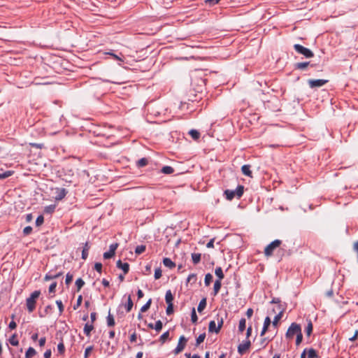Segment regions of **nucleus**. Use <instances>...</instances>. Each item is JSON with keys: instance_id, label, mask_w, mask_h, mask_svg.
Returning a JSON list of instances; mask_svg holds the SVG:
<instances>
[{"instance_id": "79ce46f5", "label": "nucleus", "mask_w": 358, "mask_h": 358, "mask_svg": "<svg viewBox=\"0 0 358 358\" xmlns=\"http://www.w3.org/2000/svg\"><path fill=\"white\" fill-rule=\"evenodd\" d=\"M169 338V331H167L162 334L159 338V341L162 343H165V341Z\"/></svg>"}, {"instance_id": "0e129e2a", "label": "nucleus", "mask_w": 358, "mask_h": 358, "mask_svg": "<svg viewBox=\"0 0 358 358\" xmlns=\"http://www.w3.org/2000/svg\"><path fill=\"white\" fill-rule=\"evenodd\" d=\"M214 241H215V238L210 239V241L207 243L206 247L208 248H213L214 247Z\"/></svg>"}, {"instance_id": "2eb2a0df", "label": "nucleus", "mask_w": 358, "mask_h": 358, "mask_svg": "<svg viewBox=\"0 0 358 358\" xmlns=\"http://www.w3.org/2000/svg\"><path fill=\"white\" fill-rule=\"evenodd\" d=\"M221 286H222L221 281L220 280H216L214 283L213 292L212 293V294L214 296H215L218 294V292L221 288Z\"/></svg>"}, {"instance_id": "6e6552de", "label": "nucleus", "mask_w": 358, "mask_h": 358, "mask_svg": "<svg viewBox=\"0 0 358 358\" xmlns=\"http://www.w3.org/2000/svg\"><path fill=\"white\" fill-rule=\"evenodd\" d=\"M328 82L327 80L317 79V80H309L308 83L310 88L320 87L323 86Z\"/></svg>"}, {"instance_id": "bf43d9fd", "label": "nucleus", "mask_w": 358, "mask_h": 358, "mask_svg": "<svg viewBox=\"0 0 358 358\" xmlns=\"http://www.w3.org/2000/svg\"><path fill=\"white\" fill-rule=\"evenodd\" d=\"M56 303L59 310V313H62L64 311V306H63L62 301L61 300H58L56 301Z\"/></svg>"}, {"instance_id": "72a5a7b5", "label": "nucleus", "mask_w": 358, "mask_h": 358, "mask_svg": "<svg viewBox=\"0 0 358 358\" xmlns=\"http://www.w3.org/2000/svg\"><path fill=\"white\" fill-rule=\"evenodd\" d=\"M9 343L13 345V346H17L19 344V341L17 339V336L16 334H13V336H11L9 338Z\"/></svg>"}, {"instance_id": "bb28decb", "label": "nucleus", "mask_w": 358, "mask_h": 358, "mask_svg": "<svg viewBox=\"0 0 358 358\" xmlns=\"http://www.w3.org/2000/svg\"><path fill=\"white\" fill-rule=\"evenodd\" d=\"M90 249V246L88 245V243H85V247L83 248V250L82 251V259H86L88 256V251Z\"/></svg>"}, {"instance_id": "49530a36", "label": "nucleus", "mask_w": 358, "mask_h": 358, "mask_svg": "<svg viewBox=\"0 0 358 358\" xmlns=\"http://www.w3.org/2000/svg\"><path fill=\"white\" fill-rule=\"evenodd\" d=\"M44 222V217L43 215H39L36 220V226H41Z\"/></svg>"}, {"instance_id": "423d86ee", "label": "nucleus", "mask_w": 358, "mask_h": 358, "mask_svg": "<svg viewBox=\"0 0 358 358\" xmlns=\"http://www.w3.org/2000/svg\"><path fill=\"white\" fill-rule=\"evenodd\" d=\"M53 194L52 197L56 201L62 200L67 194V191L64 188H55L51 189Z\"/></svg>"}, {"instance_id": "1a4fd4ad", "label": "nucleus", "mask_w": 358, "mask_h": 358, "mask_svg": "<svg viewBox=\"0 0 358 358\" xmlns=\"http://www.w3.org/2000/svg\"><path fill=\"white\" fill-rule=\"evenodd\" d=\"M117 246V243L111 244L109 247V250L103 253V258L108 259L113 257L115 255Z\"/></svg>"}, {"instance_id": "6ab92c4d", "label": "nucleus", "mask_w": 358, "mask_h": 358, "mask_svg": "<svg viewBox=\"0 0 358 358\" xmlns=\"http://www.w3.org/2000/svg\"><path fill=\"white\" fill-rule=\"evenodd\" d=\"M206 306V299L203 298L200 301V302L199 303V306L197 307L198 312L201 313L205 309Z\"/></svg>"}, {"instance_id": "338daca9", "label": "nucleus", "mask_w": 358, "mask_h": 358, "mask_svg": "<svg viewBox=\"0 0 358 358\" xmlns=\"http://www.w3.org/2000/svg\"><path fill=\"white\" fill-rule=\"evenodd\" d=\"M17 327V324H16V322H14L13 320L11 321L8 325V327L10 329H15Z\"/></svg>"}, {"instance_id": "c03bdc74", "label": "nucleus", "mask_w": 358, "mask_h": 358, "mask_svg": "<svg viewBox=\"0 0 358 358\" xmlns=\"http://www.w3.org/2000/svg\"><path fill=\"white\" fill-rule=\"evenodd\" d=\"M163 324L161 320H158L155 324L154 329L156 330V331L159 332L162 329Z\"/></svg>"}, {"instance_id": "b1692460", "label": "nucleus", "mask_w": 358, "mask_h": 358, "mask_svg": "<svg viewBox=\"0 0 358 358\" xmlns=\"http://www.w3.org/2000/svg\"><path fill=\"white\" fill-rule=\"evenodd\" d=\"M215 273L216 276L218 278L217 280H220V281L224 278V275L222 271V269L221 267H217L215 271Z\"/></svg>"}, {"instance_id": "9b49d317", "label": "nucleus", "mask_w": 358, "mask_h": 358, "mask_svg": "<svg viewBox=\"0 0 358 358\" xmlns=\"http://www.w3.org/2000/svg\"><path fill=\"white\" fill-rule=\"evenodd\" d=\"M116 266L118 268L123 271L124 275L127 274L129 271V264L127 262L122 263L121 260L117 262Z\"/></svg>"}, {"instance_id": "5fc2aeb1", "label": "nucleus", "mask_w": 358, "mask_h": 358, "mask_svg": "<svg viewBox=\"0 0 358 358\" xmlns=\"http://www.w3.org/2000/svg\"><path fill=\"white\" fill-rule=\"evenodd\" d=\"M31 231H32V227L30 226H27V227H24L23 229V234L25 236L30 234L31 233Z\"/></svg>"}, {"instance_id": "e433bc0d", "label": "nucleus", "mask_w": 358, "mask_h": 358, "mask_svg": "<svg viewBox=\"0 0 358 358\" xmlns=\"http://www.w3.org/2000/svg\"><path fill=\"white\" fill-rule=\"evenodd\" d=\"M145 248H146V247L144 245H138V246H136V248L135 249V253L136 255H141L143 252H145Z\"/></svg>"}, {"instance_id": "4c0bfd02", "label": "nucleus", "mask_w": 358, "mask_h": 358, "mask_svg": "<svg viewBox=\"0 0 358 358\" xmlns=\"http://www.w3.org/2000/svg\"><path fill=\"white\" fill-rule=\"evenodd\" d=\"M206 338V334H200L196 340V346H199L201 343L203 342L204 339Z\"/></svg>"}, {"instance_id": "393cba45", "label": "nucleus", "mask_w": 358, "mask_h": 358, "mask_svg": "<svg viewBox=\"0 0 358 358\" xmlns=\"http://www.w3.org/2000/svg\"><path fill=\"white\" fill-rule=\"evenodd\" d=\"M94 326L92 324H89L88 323L85 324L84 327V333L86 336H90L91 331L93 330Z\"/></svg>"}, {"instance_id": "cd10ccee", "label": "nucleus", "mask_w": 358, "mask_h": 358, "mask_svg": "<svg viewBox=\"0 0 358 358\" xmlns=\"http://www.w3.org/2000/svg\"><path fill=\"white\" fill-rule=\"evenodd\" d=\"M165 300L166 303H173L172 301L173 300V296L171 292V290H168L166 292Z\"/></svg>"}, {"instance_id": "3c124183", "label": "nucleus", "mask_w": 358, "mask_h": 358, "mask_svg": "<svg viewBox=\"0 0 358 358\" xmlns=\"http://www.w3.org/2000/svg\"><path fill=\"white\" fill-rule=\"evenodd\" d=\"M168 306L166 308V314L171 315L173 313V303H167Z\"/></svg>"}, {"instance_id": "37998d69", "label": "nucleus", "mask_w": 358, "mask_h": 358, "mask_svg": "<svg viewBox=\"0 0 358 358\" xmlns=\"http://www.w3.org/2000/svg\"><path fill=\"white\" fill-rule=\"evenodd\" d=\"M191 320L193 323H196L198 320V317L196 313V310L194 308H192L191 313Z\"/></svg>"}, {"instance_id": "20e7f679", "label": "nucleus", "mask_w": 358, "mask_h": 358, "mask_svg": "<svg viewBox=\"0 0 358 358\" xmlns=\"http://www.w3.org/2000/svg\"><path fill=\"white\" fill-rule=\"evenodd\" d=\"M282 243L280 240L276 239L268 244L264 249V255L266 257H271L273 254V251L278 248Z\"/></svg>"}, {"instance_id": "7ed1b4c3", "label": "nucleus", "mask_w": 358, "mask_h": 358, "mask_svg": "<svg viewBox=\"0 0 358 358\" xmlns=\"http://www.w3.org/2000/svg\"><path fill=\"white\" fill-rule=\"evenodd\" d=\"M40 294V291H34L27 299V307L29 313H31L35 309L36 300L39 297Z\"/></svg>"}, {"instance_id": "39448f33", "label": "nucleus", "mask_w": 358, "mask_h": 358, "mask_svg": "<svg viewBox=\"0 0 358 358\" xmlns=\"http://www.w3.org/2000/svg\"><path fill=\"white\" fill-rule=\"evenodd\" d=\"M294 50L301 55H303L306 58H310L314 56L313 52L308 48H306L301 45L299 44H295L294 45Z\"/></svg>"}, {"instance_id": "a19ab883", "label": "nucleus", "mask_w": 358, "mask_h": 358, "mask_svg": "<svg viewBox=\"0 0 358 358\" xmlns=\"http://www.w3.org/2000/svg\"><path fill=\"white\" fill-rule=\"evenodd\" d=\"M216 320H217V322L218 329H221V328L223 325V323H224V319L219 314H217L216 316Z\"/></svg>"}, {"instance_id": "864d4df0", "label": "nucleus", "mask_w": 358, "mask_h": 358, "mask_svg": "<svg viewBox=\"0 0 358 358\" xmlns=\"http://www.w3.org/2000/svg\"><path fill=\"white\" fill-rule=\"evenodd\" d=\"M93 350V346H89L85 349L84 358H88L90 352Z\"/></svg>"}, {"instance_id": "58836bf2", "label": "nucleus", "mask_w": 358, "mask_h": 358, "mask_svg": "<svg viewBox=\"0 0 358 358\" xmlns=\"http://www.w3.org/2000/svg\"><path fill=\"white\" fill-rule=\"evenodd\" d=\"M85 282L82 278H78L76 281V285L77 287V290L80 291V289L84 286Z\"/></svg>"}, {"instance_id": "4be33fe9", "label": "nucleus", "mask_w": 358, "mask_h": 358, "mask_svg": "<svg viewBox=\"0 0 358 358\" xmlns=\"http://www.w3.org/2000/svg\"><path fill=\"white\" fill-rule=\"evenodd\" d=\"M161 172L164 174H171L174 172V169L169 166H165L162 167Z\"/></svg>"}, {"instance_id": "a211bd4d", "label": "nucleus", "mask_w": 358, "mask_h": 358, "mask_svg": "<svg viewBox=\"0 0 358 358\" xmlns=\"http://www.w3.org/2000/svg\"><path fill=\"white\" fill-rule=\"evenodd\" d=\"M106 321H107V325L108 327H113L115 326V320H114V317L113 316V315L110 314V311L109 310L108 312V315L106 317Z\"/></svg>"}, {"instance_id": "dca6fc26", "label": "nucleus", "mask_w": 358, "mask_h": 358, "mask_svg": "<svg viewBox=\"0 0 358 358\" xmlns=\"http://www.w3.org/2000/svg\"><path fill=\"white\" fill-rule=\"evenodd\" d=\"M163 264L166 267L169 268H173L176 266V264L170 258L168 257L164 258Z\"/></svg>"}, {"instance_id": "a18cd8bd", "label": "nucleus", "mask_w": 358, "mask_h": 358, "mask_svg": "<svg viewBox=\"0 0 358 358\" xmlns=\"http://www.w3.org/2000/svg\"><path fill=\"white\" fill-rule=\"evenodd\" d=\"M82 301H83V296H82V295H80V296H78V297L77 299L76 303L73 306V309L76 310L77 308H78V307L81 305Z\"/></svg>"}, {"instance_id": "ddd939ff", "label": "nucleus", "mask_w": 358, "mask_h": 358, "mask_svg": "<svg viewBox=\"0 0 358 358\" xmlns=\"http://www.w3.org/2000/svg\"><path fill=\"white\" fill-rule=\"evenodd\" d=\"M251 166L249 164H245L241 167V171L243 175L248 177H252V173L250 170Z\"/></svg>"}, {"instance_id": "774afa93", "label": "nucleus", "mask_w": 358, "mask_h": 358, "mask_svg": "<svg viewBox=\"0 0 358 358\" xmlns=\"http://www.w3.org/2000/svg\"><path fill=\"white\" fill-rule=\"evenodd\" d=\"M357 337H358V331H356L354 336H352L351 338H350L349 340L350 341H354L357 340Z\"/></svg>"}, {"instance_id": "4468645a", "label": "nucleus", "mask_w": 358, "mask_h": 358, "mask_svg": "<svg viewBox=\"0 0 358 358\" xmlns=\"http://www.w3.org/2000/svg\"><path fill=\"white\" fill-rule=\"evenodd\" d=\"M208 331L210 332H215L216 334L220 332V329H218L217 325L216 326L215 321L212 320L209 322Z\"/></svg>"}, {"instance_id": "f704fd0d", "label": "nucleus", "mask_w": 358, "mask_h": 358, "mask_svg": "<svg viewBox=\"0 0 358 358\" xmlns=\"http://www.w3.org/2000/svg\"><path fill=\"white\" fill-rule=\"evenodd\" d=\"M213 280V275L210 273L206 274L205 279H204V283L206 286H209L210 282Z\"/></svg>"}, {"instance_id": "680f3d73", "label": "nucleus", "mask_w": 358, "mask_h": 358, "mask_svg": "<svg viewBox=\"0 0 358 358\" xmlns=\"http://www.w3.org/2000/svg\"><path fill=\"white\" fill-rule=\"evenodd\" d=\"M106 54L111 55L116 60L123 62V59L120 57H119L118 55H117L115 54H113V52H106Z\"/></svg>"}, {"instance_id": "5701e85b", "label": "nucleus", "mask_w": 358, "mask_h": 358, "mask_svg": "<svg viewBox=\"0 0 358 358\" xmlns=\"http://www.w3.org/2000/svg\"><path fill=\"white\" fill-rule=\"evenodd\" d=\"M201 255L200 253H192V259L194 264H197L201 261Z\"/></svg>"}, {"instance_id": "9d476101", "label": "nucleus", "mask_w": 358, "mask_h": 358, "mask_svg": "<svg viewBox=\"0 0 358 358\" xmlns=\"http://www.w3.org/2000/svg\"><path fill=\"white\" fill-rule=\"evenodd\" d=\"M250 345H251V342L249 340L243 342V343H241L238 346V353L241 355H243L244 352H245L250 348Z\"/></svg>"}, {"instance_id": "8fccbe9b", "label": "nucleus", "mask_w": 358, "mask_h": 358, "mask_svg": "<svg viewBox=\"0 0 358 358\" xmlns=\"http://www.w3.org/2000/svg\"><path fill=\"white\" fill-rule=\"evenodd\" d=\"M303 340V334L302 332L299 333L298 335H296V345H299Z\"/></svg>"}, {"instance_id": "69168bd1", "label": "nucleus", "mask_w": 358, "mask_h": 358, "mask_svg": "<svg viewBox=\"0 0 358 358\" xmlns=\"http://www.w3.org/2000/svg\"><path fill=\"white\" fill-rule=\"evenodd\" d=\"M253 315V310L252 308H248L246 311V315L248 318L251 317Z\"/></svg>"}, {"instance_id": "052dcab7", "label": "nucleus", "mask_w": 358, "mask_h": 358, "mask_svg": "<svg viewBox=\"0 0 358 358\" xmlns=\"http://www.w3.org/2000/svg\"><path fill=\"white\" fill-rule=\"evenodd\" d=\"M73 280V275L70 274L69 273L66 274V284L69 285L71 281Z\"/></svg>"}, {"instance_id": "0eeeda50", "label": "nucleus", "mask_w": 358, "mask_h": 358, "mask_svg": "<svg viewBox=\"0 0 358 358\" xmlns=\"http://www.w3.org/2000/svg\"><path fill=\"white\" fill-rule=\"evenodd\" d=\"M187 342V339L184 336H181L179 338L177 347L173 350L174 354L177 355L181 352L184 350Z\"/></svg>"}, {"instance_id": "c756f323", "label": "nucleus", "mask_w": 358, "mask_h": 358, "mask_svg": "<svg viewBox=\"0 0 358 358\" xmlns=\"http://www.w3.org/2000/svg\"><path fill=\"white\" fill-rule=\"evenodd\" d=\"M245 327L246 320L245 318H241L238 324V331L242 333L245 329Z\"/></svg>"}, {"instance_id": "f03ea898", "label": "nucleus", "mask_w": 358, "mask_h": 358, "mask_svg": "<svg viewBox=\"0 0 358 358\" xmlns=\"http://www.w3.org/2000/svg\"><path fill=\"white\" fill-rule=\"evenodd\" d=\"M301 332V325L299 324H296L295 322H293L289 327V328L285 334V336L287 339H292V338H293V337L295 335L296 336Z\"/></svg>"}, {"instance_id": "f257e3e1", "label": "nucleus", "mask_w": 358, "mask_h": 358, "mask_svg": "<svg viewBox=\"0 0 358 358\" xmlns=\"http://www.w3.org/2000/svg\"><path fill=\"white\" fill-rule=\"evenodd\" d=\"M244 192V187L243 185H238L235 190L226 189L224 192L225 197L227 200L231 201L235 196H237L238 199L241 198Z\"/></svg>"}, {"instance_id": "c9c22d12", "label": "nucleus", "mask_w": 358, "mask_h": 358, "mask_svg": "<svg viewBox=\"0 0 358 358\" xmlns=\"http://www.w3.org/2000/svg\"><path fill=\"white\" fill-rule=\"evenodd\" d=\"M151 303H152V299H150L145 304H144L141 308V313H144V312H146L150 307L151 306Z\"/></svg>"}, {"instance_id": "e2e57ef3", "label": "nucleus", "mask_w": 358, "mask_h": 358, "mask_svg": "<svg viewBox=\"0 0 358 358\" xmlns=\"http://www.w3.org/2000/svg\"><path fill=\"white\" fill-rule=\"evenodd\" d=\"M57 287V283L56 282H52L50 287H49V292L50 293H54L55 291V288Z\"/></svg>"}, {"instance_id": "aec40b11", "label": "nucleus", "mask_w": 358, "mask_h": 358, "mask_svg": "<svg viewBox=\"0 0 358 358\" xmlns=\"http://www.w3.org/2000/svg\"><path fill=\"white\" fill-rule=\"evenodd\" d=\"M307 336H310L313 332V323L310 320H308L307 326L305 329Z\"/></svg>"}, {"instance_id": "2f4dec72", "label": "nucleus", "mask_w": 358, "mask_h": 358, "mask_svg": "<svg viewBox=\"0 0 358 358\" xmlns=\"http://www.w3.org/2000/svg\"><path fill=\"white\" fill-rule=\"evenodd\" d=\"M13 171H6L3 172H0V179L3 180L11 176L13 174Z\"/></svg>"}, {"instance_id": "09e8293b", "label": "nucleus", "mask_w": 358, "mask_h": 358, "mask_svg": "<svg viewBox=\"0 0 358 358\" xmlns=\"http://www.w3.org/2000/svg\"><path fill=\"white\" fill-rule=\"evenodd\" d=\"M162 277V270L160 268H157L155 271V278L156 280L159 279Z\"/></svg>"}, {"instance_id": "a878e982", "label": "nucleus", "mask_w": 358, "mask_h": 358, "mask_svg": "<svg viewBox=\"0 0 358 358\" xmlns=\"http://www.w3.org/2000/svg\"><path fill=\"white\" fill-rule=\"evenodd\" d=\"M133 301L131 300V295H129L127 303L125 304V309L127 313L130 312L133 307Z\"/></svg>"}, {"instance_id": "412c9836", "label": "nucleus", "mask_w": 358, "mask_h": 358, "mask_svg": "<svg viewBox=\"0 0 358 358\" xmlns=\"http://www.w3.org/2000/svg\"><path fill=\"white\" fill-rule=\"evenodd\" d=\"M148 164V159L145 157L141 158L136 162V166L138 168L144 167Z\"/></svg>"}, {"instance_id": "f3484780", "label": "nucleus", "mask_w": 358, "mask_h": 358, "mask_svg": "<svg viewBox=\"0 0 358 358\" xmlns=\"http://www.w3.org/2000/svg\"><path fill=\"white\" fill-rule=\"evenodd\" d=\"M282 314H283V311H282V310H280V311L278 313V314H277V315L275 316V317H274V319H273V322H272V324H273V327H278V322H279V321H280V320L282 318Z\"/></svg>"}, {"instance_id": "c85d7f7f", "label": "nucleus", "mask_w": 358, "mask_h": 358, "mask_svg": "<svg viewBox=\"0 0 358 358\" xmlns=\"http://www.w3.org/2000/svg\"><path fill=\"white\" fill-rule=\"evenodd\" d=\"M189 134L194 140H198L200 138V133L196 129H191Z\"/></svg>"}, {"instance_id": "603ef678", "label": "nucleus", "mask_w": 358, "mask_h": 358, "mask_svg": "<svg viewBox=\"0 0 358 358\" xmlns=\"http://www.w3.org/2000/svg\"><path fill=\"white\" fill-rule=\"evenodd\" d=\"M220 0H205V3L210 6L217 4Z\"/></svg>"}, {"instance_id": "de8ad7c7", "label": "nucleus", "mask_w": 358, "mask_h": 358, "mask_svg": "<svg viewBox=\"0 0 358 358\" xmlns=\"http://www.w3.org/2000/svg\"><path fill=\"white\" fill-rule=\"evenodd\" d=\"M187 282L194 283L196 280V274H190L187 278Z\"/></svg>"}, {"instance_id": "f8f14e48", "label": "nucleus", "mask_w": 358, "mask_h": 358, "mask_svg": "<svg viewBox=\"0 0 358 358\" xmlns=\"http://www.w3.org/2000/svg\"><path fill=\"white\" fill-rule=\"evenodd\" d=\"M271 318L268 316L266 317L264 322L263 328L261 331L262 336H264L266 334V332L268 331V329L269 326L271 325Z\"/></svg>"}, {"instance_id": "4d7b16f0", "label": "nucleus", "mask_w": 358, "mask_h": 358, "mask_svg": "<svg viewBox=\"0 0 358 358\" xmlns=\"http://www.w3.org/2000/svg\"><path fill=\"white\" fill-rule=\"evenodd\" d=\"M94 269L97 272L101 273V271H102V264H101V263H99V262L95 263V264H94Z\"/></svg>"}, {"instance_id": "13d9d810", "label": "nucleus", "mask_w": 358, "mask_h": 358, "mask_svg": "<svg viewBox=\"0 0 358 358\" xmlns=\"http://www.w3.org/2000/svg\"><path fill=\"white\" fill-rule=\"evenodd\" d=\"M55 204L46 206V213H52L55 210Z\"/></svg>"}, {"instance_id": "6e6d98bb", "label": "nucleus", "mask_w": 358, "mask_h": 358, "mask_svg": "<svg viewBox=\"0 0 358 358\" xmlns=\"http://www.w3.org/2000/svg\"><path fill=\"white\" fill-rule=\"evenodd\" d=\"M57 350L60 354H62L64 352L65 348H64V345L62 342L59 343L57 345Z\"/></svg>"}, {"instance_id": "ea45409f", "label": "nucleus", "mask_w": 358, "mask_h": 358, "mask_svg": "<svg viewBox=\"0 0 358 358\" xmlns=\"http://www.w3.org/2000/svg\"><path fill=\"white\" fill-rule=\"evenodd\" d=\"M317 357V352L313 348H310L308 352V358H316Z\"/></svg>"}, {"instance_id": "473e14b6", "label": "nucleus", "mask_w": 358, "mask_h": 358, "mask_svg": "<svg viewBox=\"0 0 358 358\" xmlns=\"http://www.w3.org/2000/svg\"><path fill=\"white\" fill-rule=\"evenodd\" d=\"M35 355H36V350L33 348L29 347L25 353V357L26 358H31Z\"/></svg>"}, {"instance_id": "7c9ffc66", "label": "nucleus", "mask_w": 358, "mask_h": 358, "mask_svg": "<svg viewBox=\"0 0 358 358\" xmlns=\"http://www.w3.org/2000/svg\"><path fill=\"white\" fill-rule=\"evenodd\" d=\"M309 64L308 62H299L295 64V67L297 69L303 70L308 66Z\"/></svg>"}]
</instances>
